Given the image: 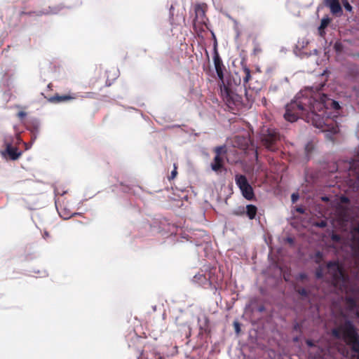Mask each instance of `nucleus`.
Segmentation results:
<instances>
[{"label": "nucleus", "instance_id": "obj_1", "mask_svg": "<svg viewBox=\"0 0 359 359\" xmlns=\"http://www.w3.org/2000/svg\"><path fill=\"white\" fill-rule=\"evenodd\" d=\"M327 95H318L317 97H305L297 99L287 104L285 107L284 118L289 122H294L299 118H304L318 128H323L326 125L327 116Z\"/></svg>", "mask_w": 359, "mask_h": 359}, {"label": "nucleus", "instance_id": "obj_2", "mask_svg": "<svg viewBox=\"0 0 359 359\" xmlns=\"http://www.w3.org/2000/svg\"><path fill=\"white\" fill-rule=\"evenodd\" d=\"M327 267L334 286L345 290L346 295L344 302L346 309L353 312L359 304V285L356 284L349 285V277L342 264L338 262H329Z\"/></svg>", "mask_w": 359, "mask_h": 359}, {"label": "nucleus", "instance_id": "obj_3", "mask_svg": "<svg viewBox=\"0 0 359 359\" xmlns=\"http://www.w3.org/2000/svg\"><path fill=\"white\" fill-rule=\"evenodd\" d=\"M331 335L336 339L343 340L351 350L344 347L341 353L345 359H359V334L350 320H337L331 330Z\"/></svg>", "mask_w": 359, "mask_h": 359}, {"label": "nucleus", "instance_id": "obj_4", "mask_svg": "<svg viewBox=\"0 0 359 359\" xmlns=\"http://www.w3.org/2000/svg\"><path fill=\"white\" fill-rule=\"evenodd\" d=\"M220 90L223 100L231 111L238 110L243 106L242 97L236 93L229 86L223 83L220 86Z\"/></svg>", "mask_w": 359, "mask_h": 359}, {"label": "nucleus", "instance_id": "obj_5", "mask_svg": "<svg viewBox=\"0 0 359 359\" xmlns=\"http://www.w3.org/2000/svg\"><path fill=\"white\" fill-rule=\"evenodd\" d=\"M208 6L205 4H196L194 6L195 16L193 20L194 31L199 34L209 29L208 26V18L206 16Z\"/></svg>", "mask_w": 359, "mask_h": 359}, {"label": "nucleus", "instance_id": "obj_6", "mask_svg": "<svg viewBox=\"0 0 359 359\" xmlns=\"http://www.w3.org/2000/svg\"><path fill=\"white\" fill-rule=\"evenodd\" d=\"M261 140L268 150L275 151L278 149L277 143L280 140V134L274 128H268L263 131Z\"/></svg>", "mask_w": 359, "mask_h": 359}, {"label": "nucleus", "instance_id": "obj_7", "mask_svg": "<svg viewBox=\"0 0 359 359\" xmlns=\"http://www.w3.org/2000/svg\"><path fill=\"white\" fill-rule=\"evenodd\" d=\"M235 181L237 186L241 191L242 195L248 201L255 198V194L252 186L249 184L246 177L243 175H236Z\"/></svg>", "mask_w": 359, "mask_h": 359}, {"label": "nucleus", "instance_id": "obj_8", "mask_svg": "<svg viewBox=\"0 0 359 359\" xmlns=\"http://www.w3.org/2000/svg\"><path fill=\"white\" fill-rule=\"evenodd\" d=\"M4 145L6 148L1 152L2 156L12 161H15L21 156L22 151H19L16 147L12 145L11 139L8 140L6 138L4 140Z\"/></svg>", "mask_w": 359, "mask_h": 359}, {"label": "nucleus", "instance_id": "obj_9", "mask_svg": "<svg viewBox=\"0 0 359 359\" xmlns=\"http://www.w3.org/2000/svg\"><path fill=\"white\" fill-rule=\"evenodd\" d=\"M216 154L213 162L211 163V168L212 170L217 172L220 170L223 167V158L222 156L226 153V146L217 147L214 149Z\"/></svg>", "mask_w": 359, "mask_h": 359}, {"label": "nucleus", "instance_id": "obj_10", "mask_svg": "<svg viewBox=\"0 0 359 359\" xmlns=\"http://www.w3.org/2000/svg\"><path fill=\"white\" fill-rule=\"evenodd\" d=\"M213 60H214L215 68L217 74L218 76V78L223 83H224V70H225V67L224 66L221 57H219V55L218 53L216 46H215V48H214Z\"/></svg>", "mask_w": 359, "mask_h": 359}, {"label": "nucleus", "instance_id": "obj_11", "mask_svg": "<svg viewBox=\"0 0 359 359\" xmlns=\"http://www.w3.org/2000/svg\"><path fill=\"white\" fill-rule=\"evenodd\" d=\"M212 273L213 272L210 271L209 278H208L205 274L198 273L194 276L193 281L204 287H206L208 285L210 286L215 281L212 276H210Z\"/></svg>", "mask_w": 359, "mask_h": 359}, {"label": "nucleus", "instance_id": "obj_12", "mask_svg": "<svg viewBox=\"0 0 359 359\" xmlns=\"http://www.w3.org/2000/svg\"><path fill=\"white\" fill-rule=\"evenodd\" d=\"M325 6L330 8L332 14H339L342 13V8L339 0H324Z\"/></svg>", "mask_w": 359, "mask_h": 359}, {"label": "nucleus", "instance_id": "obj_13", "mask_svg": "<svg viewBox=\"0 0 359 359\" xmlns=\"http://www.w3.org/2000/svg\"><path fill=\"white\" fill-rule=\"evenodd\" d=\"M351 249L355 264L359 268V236L353 238Z\"/></svg>", "mask_w": 359, "mask_h": 359}, {"label": "nucleus", "instance_id": "obj_14", "mask_svg": "<svg viewBox=\"0 0 359 359\" xmlns=\"http://www.w3.org/2000/svg\"><path fill=\"white\" fill-rule=\"evenodd\" d=\"M76 97L70 95H55L48 99V101L53 103H58L62 102H67L75 99Z\"/></svg>", "mask_w": 359, "mask_h": 359}, {"label": "nucleus", "instance_id": "obj_15", "mask_svg": "<svg viewBox=\"0 0 359 359\" xmlns=\"http://www.w3.org/2000/svg\"><path fill=\"white\" fill-rule=\"evenodd\" d=\"M257 212V208L254 205H247L245 207V213L250 219H253Z\"/></svg>", "mask_w": 359, "mask_h": 359}, {"label": "nucleus", "instance_id": "obj_16", "mask_svg": "<svg viewBox=\"0 0 359 359\" xmlns=\"http://www.w3.org/2000/svg\"><path fill=\"white\" fill-rule=\"evenodd\" d=\"M327 109H332L334 110H338L340 109V105L338 102L330 99L327 96Z\"/></svg>", "mask_w": 359, "mask_h": 359}, {"label": "nucleus", "instance_id": "obj_17", "mask_svg": "<svg viewBox=\"0 0 359 359\" xmlns=\"http://www.w3.org/2000/svg\"><path fill=\"white\" fill-rule=\"evenodd\" d=\"M243 71L245 74V76H243V83L244 85H246L249 81L251 79V72L250 69L246 66H243Z\"/></svg>", "mask_w": 359, "mask_h": 359}, {"label": "nucleus", "instance_id": "obj_18", "mask_svg": "<svg viewBox=\"0 0 359 359\" xmlns=\"http://www.w3.org/2000/svg\"><path fill=\"white\" fill-rule=\"evenodd\" d=\"M237 142H241L242 145L241 146V148L243 150H245L248 147L249 142L250 140L247 138L242 137H236Z\"/></svg>", "mask_w": 359, "mask_h": 359}, {"label": "nucleus", "instance_id": "obj_19", "mask_svg": "<svg viewBox=\"0 0 359 359\" xmlns=\"http://www.w3.org/2000/svg\"><path fill=\"white\" fill-rule=\"evenodd\" d=\"M209 320L208 318H205V324L203 326H200V334H203V333H209V325H208Z\"/></svg>", "mask_w": 359, "mask_h": 359}, {"label": "nucleus", "instance_id": "obj_20", "mask_svg": "<svg viewBox=\"0 0 359 359\" xmlns=\"http://www.w3.org/2000/svg\"><path fill=\"white\" fill-rule=\"evenodd\" d=\"M97 80L95 79H92L90 82V87L91 88H96V86H95V83H96ZM110 86V83H108L107 81H105V84L104 85H101L100 86L97 87V89L98 90H102L103 87L104 86Z\"/></svg>", "mask_w": 359, "mask_h": 359}, {"label": "nucleus", "instance_id": "obj_21", "mask_svg": "<svg viewBox=\"0 0 359 359\" xmlns=\"http://www.w3.org/2000/svg\"><path fill=\"white\" fill-rule=\"evenodd\" d=\"M262 51V49L261 48V46L259 43L257 42H254V47H253V50H252V54L255 56L258 55L259 54H260Z\"/></svg>", "mask_w": 359, "mask_h": 359}, {"label": "nucleus", "instance_id": "obj_22", "mask_svg": "<svg viewBox=\"0 0 359 359\" xmlns=\"http://www.w3.org/2000/svg\"><path fill=\"white\" fill-rule=\"evenodd\" d=\"M245 213V207H238L237 209L233 211V215L236 216H243Z\"/></svg>", "mask_w": 359, "mask_h": 359}, {"label": "nucleus", "instance_id": "obj_23", "mask_svg": "<svg viewBox=\"0 0 359 359\" xmlns=\"http://www.w3.org/2000/svg\"><path fill=\"white\" fill-rule=\"evenodd\" d=\"M315 262L320 264L323 260V254L322 252L318 251L314 256Z\"/></svg>", "mask_w": 359, "mask_h": 359}, {"label": "nucleus", "instance_id": "obj_24", "mask_svg": "<svg viewBox=\"0 0 359 359\" xmlns=\"http://www.w3.org/2000/svg\"><path fill=\"white\" fill-rule=\"evenodd\" d=\"M173 166H174L173 170L171 172L170 175H169L168 177V180H170V181L174 180L177 175V165L176 163H174Z\"/></svg>", "mask_w": 359, "mask_h": 359}, {"label": "nucleus", "instance_id": "obj_25", "mask_svg": "<svg viewBox=\"0 0 359 359\" xmlns=\"http://www.w3.org/2000/svg\"><path fill=\"white\" fill-rule=\"evenodd\" d=\"M296 292L302 297H308L309 292L304 287L296 288Z\"/></svg>", "mask_w": 359, "mask_h": 359}, {"label": "nucleus", "instance_id": "obj_26", "mask_svg": "<svg viewBox=\"0 0 359 359\" xmlns=\"http://www.w3.org/2000/svg\"><path fill=\"white\" fill-rule=\"evenodd\" d=\"M313 225L315 226H317V227H320V228H324L325 226H327V222L325 219H323V220H320V221H318V222H316Z\"/></svg>", "mask_w": 359, "mask_h": 359}, {"label": "nucleus", "instance_id": "obj_27", "mask_svg": "<svg viewBox=\"0 0 359 359\" xmlns=\"http://www.w3.org/2000/svg\"><path fill=\"white\" fill-rule=\"evenodd\" d=\"M330 23V19L329 18H323L321 20L320 29H325L328 24Z\"/></svg>", "mask_w": 359, "mask_h": 359}, {"label": "nucleus", "instance_id": "obj_28", "mask_svg": "<svg viewBox=\"0 0 359 359\" xmlns=\"http://www.w3.org/2000/svg\"><path fill=\"white\" fill-rule=\"evenodd\" d=\"M316 276L318 278H321L323 276V270L320 267H319L316 271Z\"/></svg>", "mask_w": 359, "mask_h": 359}, {"label": "nucleus", "instance_id": "obj_29", "mask_svg": "<svg viewBox=\"0 0 359 359\" xmlns=\"http://www.w3.org/2000/svg\"><path fill=\"white\" fill-rule=\"evenodd\" d=\"M331 238L334 242H339L341 241V236L336 233H333L331 236Z\"/></svg>", "mask_w": 359, "mask_h": 359}, {"label": "nucleus", "instance_id": "obj_30", "mask_svg": "<svg viewBox=\"0 0 359 359\" xmlns=\"http://www.w3.org/2000/svg\"><path fill=\"white\" fill-rule=\"evenodd\" d=\"M312 149H313V145H312V144L309 143V144H307L306 145V147H305V151H306V154H309L310 152H311Z\"/></svg>", "mask_w": 359, "mask_h": 359}, {"label": "nucleus", "instance_id": "obj_31", "mask_svg": "<svg viewBox=\"0 0 359 359\" xmlns=\"http://www.w3.org/2000/svg\"><path fill=\"white\" fill-rule=\"evenodd\" d=\"M299 198V195L298 194H292V196H291V199H292V203H295Z\"/></svg>", "mask_w": 359, "mask_h": 359}, {"label": "nucleus", "instance_id": "obj_32", "mask_svg": "<svg viewBox=\"0 0 359 359\" xmlns=\"http://www.w3.org/2000/svg\"><path fill=\"white\" fill-rule=\"evenodd\" d=\"M235 330L237 333H239L240 332V325L239 323L237 322L234 323Z\"/></svg>", "mask_w": 359, "mask_h": 359}, {"label": "nucleus", "instance_id": "obj_33", "mask_svg": "<svg viewBox=\"0 0 359 359\" xmlns=\"http://www.w3.org/2000/svg\"><path fill=\"white\" fill-rule=\"evenodd\" d=\"M344 7L347 10V11H351L352 9V6L348 3L346 2L345 4H344Z\"/></svg>", "mask_w": 359, "mask_h": 359}, {"label": "nucleus", "instance_id": "obj_34", "mask_svg": "<svg viewBox=\"0 0 359 359\" xmlns=\"http://www.w3.org/2000/svg\"><path fill=\"white\" fill-rule=\"evenodd\" d=\"M296 210H297V212H299L301 214L304 213V209L303 208H302V207L297 208Z\"/></svg>", "mask_w": 359, "mask_h": 359}, {"label": "nucleus", "instance_id": "obj_35", "mask_svg": "<svg viewBox=\"0 0 359 359\" xmlns=\"http://www.w3.org/2000/svg\"><path fill=\"white\" fill-rule=\"evenodd\" d=\"M94 93H86V95L85 96V97H88V98H93V95H94Z\"/></svg>", "mask_w": 359, "mask_h": 359}, {"label": "nucleus", "instance_id": "obj_36", "mask_svg": "<svg viewBox=\"0 0 359 359\" xmlns=\"http://www.w3.org/2000/svg\"><path fill=\"white\" fill-rule=\"evenodd\" d=\"M306 344L309 346H314V344H313V342L311 340H307L306 341Z\"/></svg>", "mask_w": 359, "mask_h": 359}, {"label": "nucleus", "instance_id": "obj_37", "mask_svg": "<svg viewBox=\"0 0 359 359\" xmlns=\"http://www.w3.org/2000/svg\"><path fill=\"white\" fill-rule=\"evenodd\" d=\"M306 275L305 273H300L299 274V278L301 280H304L306 278Z\"/></svg>", "mask_w": 359, "mask_h": 359}, {"label": "nucleus", "instance_id": "obj_38", "mask_svg": "<svg viewBox=\"0 0 359 359\" xmlns=\"http://www.w3.org/2000/svg\"><path fill=\"white\" fill-rule=\"evenodd\" d=\"M294 330H300V325L298 323H296L294 325Z\"/></svg>", "mask_w": 359, "mask_h": 359}, {"label": "nucleus", "instance_id": "obj_39", "mask_svg": "<svg viewBox=\"0 0 359 359\" xmlns=\"http://www.w3.org/2000/svg\"><path fill=\"white\" fill-rule=\"evenodd\" d=\"M18 116H19L20 117H23V116H25V112H23V111H20V112H19V113H18Z\"/></svg>", "mask_w": 359, "mask_h": 359}, {"label": "nucleus", "instance_id": "obj_40", "mask_svg": "<svg viewBox=\"0 0 359 359\" xmlns=\"http://www.w3.org/2000/svg\"><path fill=\"white\" fill-rule=\"evenodd\" d=\"M348 201V199L346 197H342L341 198V201H343V202H346Z\"/></svg>", "mask_w": 359, "mask_h": 359}, {"label": "nucleus", "instance_id": "obj_41", "mask_svg": "<svg viewBox=\"0 0 359 359\" xmlns=\"http://www.w3.org/2000/svg\"><path fill=\"white\" fill-rule=\"evenodd\" d=\"M60 215H61V217H63L64 219H68V218L69 217V215H62L60 212Z\"/></svg>", "mask_w": 359, "mask_h": 359}, {"label": "nucleus", "instance_id": "obj_42", "mask_svg": "<svg viewBox=\"0 0 359 359\" xmlns=\"http://www.w3.org/2000/svg\"><path fill=\"white\" fill-rule=\"evenodd\" d=\"M288 242L292 243L293 242V240L292 238H288Z\"/></svg>", "mask_w": 359, "mask_h": 359}, {"label": "nucleus", "instance_id": "obj_43", "mask_svg": "<svg viewBox=\"0 0 359 359\" xmlns=\"http://www.w3.org/2000/svg\"><path fill=\"white\" fill-rule=\"evenodd\" d=\"M323 201H327V197H324V198H323Z\"/></svg>", "mask_w": 359, "mask_h": 359}, {"label": "nucleus", "instance_id": "obj_44", "mask_svg": "<svg viewBox=\"0 0 359 359\" xmlns=\"http://www.w3.org/2000/svg\"><path fill=\"white\" fill-rule=\"evenodd\" d=\"M294 341H298V338H297V337H295V338L294 339Z\"/></svg>", "mask_w": 359, "mask_h": 359}, {"label": "nucleus", "instance_id": "obj_45", "mask_svg": "<svg viewBox=\"0 0 359 359\" xmlns=\"http://www.w3.org/2000/svg\"><path fill=\"white\" fill-rule=\"evenodd\" d=\"M255 156H256V157L257 158V156H258V153H257V151H255Z\"/></svg>", "mask_w": 359, "mask_h": 359}, {"label": "nucleus", "instance_id": "obj_46", "mask_svg": "<svg viewBox=\"0 0 359 359\" xmlns=\"http://www.w3.org/2000/svg\"><path fill=\"white\" fill-rule=\"evenodd\" d=\"M51 85H52L51 83H49V84H48V88H50Z\"/></svg>", "mask_w": 359, "mask_h": 359}]
</instances>
